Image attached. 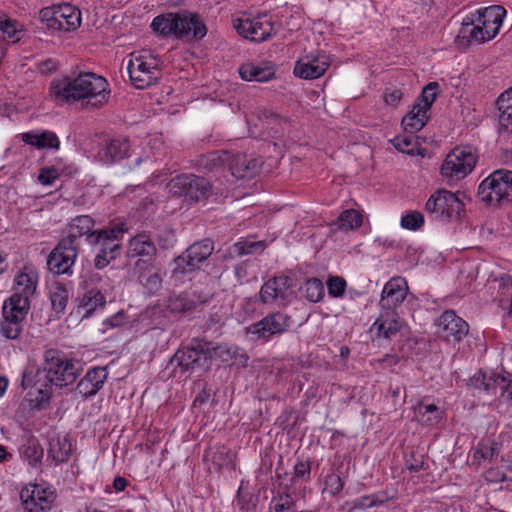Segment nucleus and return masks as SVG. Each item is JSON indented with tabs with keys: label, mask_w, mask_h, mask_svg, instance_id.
I'll use <instances>...</instances> for the list:
<instances>
[{
	"label": "nucleus",
	"mask_w": 512,
	"mask_h": 512,
	"mask_svg": "<svg viewBox=\"0 0 512 512\" xmlns=\"http://www.w3.org/2000/svg\"><path fill=\"white\" fill-rule=\"evenodd\" d=\"M110 93L108 81L93 72L53 79L49 88V95L57 105L81 101L85 106L101 107L108 102Z\"/></svg>",
	"instance_id": "obj_1"
},
{
	"label": "nucleus",
	"mask_w": 512,
	"mask_h": 512,
	"mask_svg": "<svg viewBox=\"0 0 512 512\" xmlns=\"http://www.w3.org/2000/svg\"><path fill=\"white\" fill-rule=\"evenodd\" d=\"M152 30L164 37L177 39H202L207 28L197 13L188 11L158 15L151 23Z\"/></svg>",
	"instance_id": "obj_2"
},
{
	"label": "nucleus",
	"mask_w": 512,
	"mask_h": 512,
	"mask_svg": "<svg viewBox=\"0 0 512 512\" xmlns=\"http://www.w3.org/2000/svg\"><path fill=\"white\" fill-rule=\"evenodd\" d=\"M478 197L490 206L511 203L512 171L500 169L491 173L480 183Z\"/></svg>",
	"instance_id": "obj_3"
},
{
	"label": "nucleus",
	"mask_w": 512,
	"mask_h": 512,
	"mask_svg": "<svg viewBox=\"0 0 512 512\" xmlns=\"http://www.w3.org/2000/svg\"><path fill=\"white\" fill-rule=\"evenodd\" d=\"M477 160L478 155L473 147L457 146L447 154L441 166V175L449 183L462 180L473 171Z\"/></svg>",
	"instance_id": "obj_4"
},
{
	"label": "nucleus",
	"mask_w": 512,
	"mask_h": 512,
	"mask_svg": "<svg viewBox=\"0 0 512 512\" xmlns=\"http://www.w3.org/2000/svg\"><path fill=\"white\" fill-rule=\"evenodd\" d=\"M127 70L131 83L137 89L150 87L157 83L161 76L157 58L146 51L132 53Z\"/></svg>",
	"instance_id": "obj_5"
},
{
	"label": "nucleus",
	"mask_w": 512,
	"mask_h": 512,
	"mask_svg": "<svg viewBox=\"0 0 512 512\" xmlns=\"http://www.w3.org/2000/svg\"><path fill=\"white\" fill-rule=\"evenodd\" d=\"M212 361V350L204 341L195 340L190 346L176 351L171 364L179 367L181 372L209 370Z\"/></svg>",
	"instance_id": "obj_6"
},
{
	"label": "nucleus",
	"mask_w": 512,
	"mask_h": 512,
	"mask_svg": "<svg viewBox=\"0 0 512 512\" xmlns=\"http://www.w3.org/2000/svg\"><path fill=\"white\" fill-rule=\"evenodd\" d=\"M44 368L48 375L54 379L56 387H64L73 384L79 376L78 362L67 359L57 349H48L44 352Z\"/></svg>",
	"instance_id": "obj_7"
},
{
	"label": "nucleus",
	"mask_w": 512,
	"mask_h": 512,
	"mask_svg": "<svg viewBox=\"0 0 512 512\" xmlns=\"http://www.w3.org/2000/svg\"><path fill=\"white\" fill-rule=\"evenodd\" d=\"M29 309L30 302L19 298H8L2 307L1 335L9 340L18 339L22 333Z\"/></svg>",
	"instance_id": "obj_8"
},
{
	"label": "nucleus",
	"mask_w": 512,
	"mask_h": 512,
	"mask_svg": "<svg viewBox=\"0 0 512 512\" xmlns=\"http://www.w3.org/2000/svg\"><path fill=\"white\" fill-rule=\"evenodd\" d=\"M464 207L457 195L446 189H438L427 200L425 211L433 220L446 222L457 218Z\"/></svg>",
	"instance_id": "obj_9"
},
{
	"label": "nucleus",
	"mask_w": 512,
	"mask_h": 512,
	"mask_svg": "<svg viewBox=\"0 0 512 512\" xmlns=\"http://www.w3.org/2000/svg\"><path fill=\"white\" fill-rule=\"evenodd\" d=\"M167 187L172 196H184L193 201H200L208 197L211 185L203 177L193 174H181L172 178Z\"/></svg>",
	"instance_id": "obj_10"
},
{
	"label": "nucleus",
	"mask_w": 512,
	"mask_h": 512,
	"mask_svg": "<svg viewBox=\"0 0 512 512\" xmlns=\"http://www.w3.org/2000/svg\"><path fill=\"white\" fill-rule=\"evenodd\" d=\"M292 325L291 316L280 311L273 312L256 323L246 328V333L251 334L262 343H267L273 336L287 332Z\"/></svg>",
	"instance_id": "obj_11"
},
{
	"label": "nucleus",
	"mask_w": 512,
	"mask_h": 512,
	"mask_svg": "<svg viewBox=\"0 0 512 512\" xmlns=\"http://www.w3.org/2000/svg\"><path fill=\"white\" fill-rule=\"evenodd\" d=\"M79 249V246L73 245L71 238H62L48 256L49 271L57 275H71Z\"/></svg>",
	"instance_id": "obj_12"
},
{
	"label": "nucleus",
	"mask_w": 512,
	"mask_h": 512,
	"mask_svg": "<svg viewBox=\"0 0 512 512\" xmlns=\"http://www.w3.org/2000/svg\"><path fill=\"white\" fill-rule=\"evenodd\" d=\"M40 14L51 27L63 31H74L81 25V11L71 4L46 7L41 10Z\"/></svg>",
	"instance_id": "obj_13"
},
{
	"label": "nucleus",
	"mask_w": 512,
	"mask_h": 512,
	"mask_svg": "<svg viewBox=\"0 0 512 512\" xmlns=\"http://www.w3.org/2000/svg\"><path fill=\"white\" fill-rule=\"evenodd\" d=\"M214 244L210 239H204L190 245L180 256L175 259L174 273L186 274L200 268L212 254Z\"/></svg>",
	"instance_id": "obj_14"
},
{
	"label": "nucleus",
	"mask_w": 512,
	"mask_h": 512,
	"mask_svg": "<svg viewBox=\"0 0 512 512\" xmlns=\"http://www.w3.org/2000/svg\"><path fill=\"white\" fill-rule=\"evenodd\" d=\"M293 280L289 276L280 275L267 280L259 291V300L263 304L278 303L286 306L293 295Z\"/></svg>",
	"instance_id": "obj_15"
},
{
	"label": "nucleus",
	"mask_w": 512,
	"mask_h": 512,
	"mask_svg": "<svg viewBox=\"0 0 512 512\" xmlns=\"http://www.w3.org/2000/svg\"><path fill=\"white\" fill-rule=\"evenodd\" d=\"M233 27L239 35L254 42H263L274 33V24L267 15L234 19Z\"/></svg>",
	"instance_id": "obj_16"
},
{
	"label": "nucleus",
	"mask_w": 512,
	"mask_h": 512,
	"mask_svg": "<svg viewBox=\"0 0 512 512\" xmlns=\"http://www.w3.org/2000/svg\"><path fill=\"white\" fill-rule=\"evenodd\" d=\"M20 500L24 512H48L55 501V495L41 485L30 484L21 490Z\"/></svg>",
	"instance_id": "obj_17"
},
{
	"label": "nucleus",
	"mask_w": 512,
	"mask_h": 512,
	"mask_svg": "<svg viewBox=\"0 0 512 512\" xmlns=\"http://www.w3.org/2000/svg\"><path fill=\"white\" fill-rule=\"evenodd\" d=\"M125 232L122 224L95 230L93 234L88 235V243L99 245L100 250L107 252L110 258H117L121 253V240Z\"/></svg>",
	"instance_id": "obj_18"
},
{
	"label": "nucleus",
	"mask_w": 512,
	"mask_h": 512,
	"mask_svg": "<svg viewBox=\"0 0 512 512\" xmlns=\"http://www.w3.org/2000/svg\"><path fill=\"white\" fill-rule=\"evenodd\" d=\"M156 254L157 248L153 240L144 232L133 236L128 242L127 258H138L135 269H142L144 265L152 263Z\"/></svg>",
	"instance_id": "obj_19"
},
{
	"label": "nucleus",
	"mask_w": 512,
	"mask_h": 512,
	"mask_svg": "<svg viewBox=\"0 0 512 512\" xmlns=\"http://www.w3.org/2000/svg\"><path fill=\"white\" fill-rule=\"evenodd\" d=\"M38 281L37 269L31 264L24 265L14 277V293L9 298H19L30 302V297L36 293Z\"/></svg>",
	"instance_id": "obj_20"
},
{
	"label": "nucleus",
	"mask_w": 512,
	"mask_h": 512,
	"mask_svg": "<svg viewBox=\"0 0 512 512\" xmlns=\"http://www.w3.org/2000/svg\"><path fill=\"white\" fill-rule=\"evenodd\" d=\"M408 285L404 278H391L383 287L379 306L383 311L395 312L406 299Z\"/></svg>",
	"instance_id": "obj_21"
},
{
	"label": "nucleus",
	"mask_w": 512,
	"mask_h": 512,
	"mask_svg": "<svg viewBox=\"0 0 512 512\" xmlns=\"http://www.w3.org/2000/svg\"><path fill=\"white\" fill-rule=\"evenodd\" d=\"M438 333L446 341L459 342L469 331L468 324L453 310L444 311L437 320Z\"/></svg>",
	"instance_id": "obj_22"
},
{
	"label": "nucleus",
	"mask_w": 512,
	"mask_h": 512,
	"mask_svg": "<svg viewBox=\"0 0 512 512\" xmlns=\"http://www.w3.org/2000/svg\"><path fill=\"white\" fill-rule=\"evenodd\" d=\"M329 65L330 59L326 54L306 55L296 62L294 74L301 79H317L326 72Z\"/></svg>",
	"instance_id": "obj_23"
},
{
	"label": "nucleus",
	"mask_w": 512,
	"mask_h": 512,
	"mask_svg": "<svg viewBox=\"0 0 512 512\" xmlns=\"http://www.w3.org/2000/svg\"><path fill=\"white\" fill-rule=\"evenodd\" d=\"M472 14L478 19V23L482 25V28L485 29L487 38L493 39L499 33L506 10L502 6L492 5L480 8Z\"/></svg>",
	"instance_id": "obj_24"
},
{
	"label": "nucleus",
	"mask_w": 512,
	"mask_h": 512,
	"mask_svg": "<svg viewBox=\"0 0 512 512\" xmlns=\"http://www.w3.org/2000/svg\"><path fill=\"white\" fill-rule=\"evenodd\" d=\"M225 160L229 161L231 173L237 179L254 176L262 164L260 158L245 153H237L231 158L226 156Z\"/></svg>",
	"instance_id": "obj_25"
},
{
	"label": "nucleus",
	"mask_w": 512,
	"mask_h": 512,
	"mask_svg": "<svg viewBox=\"0 0 512 512\" xmlns=\"http://www.w3.org/2000/svg\"><path fill=\"white\" fill-rule=\"evenodd\" d=\"M403 326V322L395 312L383 311L372 324L370 331L377 338L391 339L396 336Z\"/></svg>",
	"instance_id": "obj_26"
},
{
	"label": "nucleus",
	"mask_w": 512,
	"mask_h": 512,
	"mask_svg": "<svg viewBox=\"0 0 512 512\" xmlns=\"http://www.w3.org/2000/svg\"><path fill=\"white\" fill-rule=\"evenodd\" d=\"M238 71L241 79L249 82H268L275 78V67L267 61L243 63Z\"/></svg>",
	"instance_id": "obj_27"
},
{
	"label": "nucleus",
	"mask_w": 512,
	"mask_h": 512,
	"mask_svg": "<svg viewBox=\"0 0 512 512\" xmlns=\"http://www.w3.org/2000/svg\"><path fill=\"white\" fill-rule=\"evenodd\" d=\"M108 373L105 368L94 367L89 369L85 376L78 382L76 391L84 398L95 395L104 385Z\"/></svg>",
	"instance_id": "obj_28"
},
{
	"label": "nucleus",
	"mask_w": 512,
	"mask_h": 512,
	"mask_svg": "<svg viewBox=\"0 0 512 512\" xmlns=\"http://www.w3.org/2000/svg\"><path fill=\"white\" fill-rule=\"evenodd\" d=\"M458 37L468 45H479L492 39L487 38L485 29L472 13L464 18Z\"/></svg>",
	"instance_id": "obj_29"
},
{
	"label": "nucleus",
	"mask_w": 512,
	"mask_h": 512,
	"mask_svg": "<svg viewBox=\"0 0 512 512\" xmlns=\"http://www.w3.org/2000/svg\"><path fill=\"white\" fill-rule=\"evenodd\" d=\"M21 140L38 150L59 149L60 141L55 132L50 130H32L20 134Z\"/></svg>",
	"instance_id": "obj_30"
},
{
	"label": "nucleus",
	"mask_w": 512,
	"mask_h": 512,
	"mask_svg": "<svg viewBox=\"0 0 512 512\" xmlns=\"http://www.w3.org/2000/svg\"><path fill=\"white\" fill-rule=\"evenodd\" d=\"M44 368H28L23 372L21 385L23 389L53 390L55 383Z\"/></svg>",
	"instance_id": "obj_31"
},
{
	"label": "nucleus",
	"mask_w": 512,
	"mask_h": 512,
	"mask_svg": "<svg viewBox=\"0 0 512 512\" xmlns=\"http://www.w3.org/2000/svg\"><path fill=\"white\" fill-rule=\"evenodd\" d=\"M85 292L80 298L79 312H82V317L88 318L98 309H102L106 304V298L102 291L98 288H89L86 284Z\"/></svg>",
	"instance_id": "obj_32"
},
{
	"label": "nucleus",
	"mask_w": 512,
	"mask_h": 512,
	"mask_svg": "<svg viewBox=\"0 0 512 512\" xmlns=\"http://www.w3.org/2000/svg\"><path fill=\"white\" fill-rule=\"evenodd\" d=\"M130 143L125 138L111 139L99 153L105 163H113L129 156Z\"/></svg>",
	"instance_id": "obj_33"
},
{
	"label": "nucleus",
	"mask_w": 512,
	"mask_h": 512,
	"mask_svg": "<svg viewBox=\"0 0 512 512\" xmlns=\"http://www.w3.org/2000/svg\"><path fill=\"white\" fill-rule=\"evenodd\" d=\"M94 225L95 221L89 215L77 216L69 223V232L65 238H71L73 245L80 247L79 238L86 236V240L88 241V235L94 232L92 230Z\"/></svg>",
	"instance_id": "obj_34"
},
{
	"label": "nucleus",
	"mask_w": 512,
	"mask_h": 512,
	"mask_svg": "<svg viewBox=\"0 0 512 512\" xmlns=\"http://www.w3.org/2000/svg\"><path fill=\"white\" fill-rule=\"evenodd\" d=\"M72 451V443L66 435H57L49 441L48 456L56 463L68 461Z\"/></svg>",
	"instance_id": "obj_35"
},
{
	"label": "nucleus",
	"mask_w": 512,
	"mask_h": 512,
	"mask_svg": "<svg viewBox=\"0 0 512 512\" xmlns=\"http://www.w3.org/2000/svg\"><path fill=\"white\" fill-rule=\"evenodd\" d=\"M49 298L52 310L57 318H60L66 311L69 302L70 292L60 282H54L49 290Z\"/></svg>",
	"instance_id": "obj_36"
},
{
	"label": "nucleus",
	"mask_w": 512,
	"mask_h": 512,
	"mask_svg": "<svg viewBox=\"0 0 512 512\" xmlns=\"http://www.w3.org/2000/svg\"><path fill=\"white\" fill-rule=\"evenodd\" d=\"M138 271V279L149 294H155L162 288V277L158 269L152 263L144 265Z\"/></svg>",
	"instance_id": "obj_37"
},
{
	"label": "nucleus",
	"mask_w": 512,
	"mask_h": 512,
	"mask_svg": "<svg viewBox=\"0 0 512 512\" xmlns=\"http://www.w3.org/2000/svg\"><path fill=\"white\" fill-rule=\"evenodd\" d=\"M497 105L500 128L512 133V87L500 94Z\"/></svg>",
	"instance_id": "obj_38"
},
{
	"label": "nucleus",
	"mask_w": 512,
	"mask_h": 512,
	"mask_svg": "<svg viewBox=\"0 0 512 512\" xmlns=\"http://www.w3.org/2000/svg\"><path fill=\"white\" fill-rule=\"evenodd\" d=\"M428 111L415 104L410 112L402 119V126L411 134L420 131L428 121Z\"/></svg>",
	"instance_id": "obj_39"
},
{
	"label": "nucleus",
	"mask_w": 512,
	"mask_h": 512,
	"mask_svg": "<svg viewBox=\"0 0 512 512\" xmlns=\"http://www.w3.org/2000/svg\"><path fill=\"white\" fill-rule=\"evenodd\" d=\"M415 416L424 425H435L443 417V411L433 403H418L414 408Z\"/></svg>",
	"instance_id": "obj_40"
},
{
	"label": "nucleus",
	"mask_w": 512,
	"mask_h": 512,
	"mask_svg": "<svg viewBox=\"0 0 512 512\" xmlns=\"http://www.w3.org/2000/svg\"><path fill=\"white\" fill-rule=\"evenodd\" d=\"M21 457L32 467L41 464L44 450L35 437H28L19 449Z\"/></svg>",
	"instance_id": "obj_41"
},
{
	"label": "nucleus",
	"mask_w": 512,
	"mask_h": 512,
	"mask_svg": "<svg viewBox=\"0 0 512 512\" xmlns=\"http://www.w3.org/2000/svg\"><path fill=\"white\" fill-rule=\"evenodd\" d=\"M362 221V215L359 211L355 209H348L339 215L337 225L340 230L349 231L360 227L362 225Z\"/></svg>",
	"instance_id": "obj_42"
},
{
	"label": "nucleus",
	"mask_w": 512,
	"mask_h": 512,
	"mask_svg": "<svg viewBox=\"0 0 512 512\" xmlns=\"http://www.w3.org/2000/svg\"><path fill=\"white\" fill-rule=\"evenodd\" d=\"M304 297L313 303L321 301L325 295L324 284L318 278L308 279L302 287Z\"/></svg>",
	"instance_id": "obj_43"
},
{
	"label": "nucleus",
	"mask_w": 512,
	"mask_h": 512,
	"mask_svg": "<svg viewBox=\"0 0 512 512\" xmlns=\"http://www.w3.org/2000/svg\"><path fill=\"white\" fill-rule=\"evenodd\" d=\"M194 308V302L185 295H172L169 297L166 309L170 314L176 315L185 313Z\"/></svg>",
	"instance_id": "obj_44"
},
{
	"label": "nucleus",
	"mask_w": 512,
	"mask_h": 512,
	"mask_svg": "<svg viewBox=\"0 0 512 512\" xmlns=\"http://www.w3.org/2000/svg\"><path fill=\"white\" fill-rule=\"evenodd\" d=\"M53 390L49 389H32L28 393L30 396V407L36 410H42L49 405Z\"/></svg>",
	"instance_id": "obj_45"
},
{
	"label": "nucleus",
	"mask_w": 512,
	"mask_h": 512,
	"mask_svg": "<svg viewBox=\"0 0 512 512\" xmlns=\"http://www.w3.org/2000/svg\"><path fill=\"white\" fill-rule=\"evenodd\" d=\"M266 247L263 241H254L250 239L242 240L234 244V251L240 255H248L256 252H262Z\"/></svg>",
	"instance_id": "obj_46"
},
{
	"label": "nucleus",
	"mask_w": 512,
	"mask_h": 512,
	"mask_svg": "<svg viewBox=\"0 0 512 512\" xmlns=\"http://www.w3.org/2000/svg\"><path fill=\"white\" fill-rule=\"evenodd\" d=\"M401 226L407 230H418L424 225V216L419 211H409L401 217Z\"/></svg>",
	"instance_id": "obj_47"
},
{
	"label": "nucleus",
	"mask_w": 512,
	"mask_h": 512,
	"mask_svg": "<svg viewBox=\"0 0 512 512\" xmlns=\"http://www.w3.org/2000/svg\"><path fill=\"white\" fill-rule=\"evenodd\" d=\"M346 280L341 276H331L327 280L328 295L331 298H341L346 290Z\"/></svg>",
	"instance_id": "obj_48"
},
{
	"label": "nucleus",
	"mask_w": 512,
	"mask_h": 512,
	"mask_svg": "<svg viewBox=\"0 0 512 512\" xmlns=\"http://www.w3.org/2000/svg\"><path fill=\"white\" fill-rule=\"evenodd\" d=\"M343 487L344 482L338 474L332 472L325 476L323 492L336 496L343 490Z\"/></svg>",
	"instance_id": "obj_49"
},
{
	"label": "nucleus",
	"mask_w": 512,
	"mask_h": 512,
	"mask_svg": "<svg viewBox=\"0 0 512 512\" xmlns=\"http://www.w3.org/2000/svg\"><path fill=\"white\" fill-rule=\"evenodd\" d=\"M438 88L437 82H431L427 84L421 93L420 102L417 103L419 106H421L423 109H426L427 111L430 110L433 102L436 99V90Z\"/></svg>",
	"instance_id": "obj_50"
},
{
	"label": "nucleus",
	"mask_w": 512,
	"mask_h": 512,
	"mask_svg": "<svg viewBox=\"0 0 512 512\" xmlns=\"http://www.w3.org/2000/svg\"><path fill=\"white\" fill-rule=\"evenodd\" d=\"M496 281L498 282L499 301L501 303L508 301V298L512 294V276L502 274Z\"/></svg>",
	"instance_id": "obj_51"
},
{
	"label": "nucleus",
	"mask_w": 512,
	"mask_h": 512,
	"mask_svg": "<svg viewBox=\"0 0 512 512\" xmlns=\"http://www.w3.org/2000/svg\"><path fill=\"white\" fill-rule=\"evenodd\" d=\"M257 117L260 121L264 122V124H266L268 127H271L272 129L274 128V126H272L274 124L281 125L286 123L285 118L267 109L260 110L257 114Z\"/></svg>",
	"instance_id": "obj_52"
},
{
	"label": "nucleus",
	"mask_w": 512,
	"mask_h": 512,
	"mask_svg": "<svg viewBox=\"0 0 512 512\" xmlns=\"http://www.w3.org/2000/svg\"><path fill=\"white\" fill-rule=\"evenodd\" d=\"M311 474V462L298 459L294 465V478L308 481Z\"/></svg>",
	"instance_id": "obj_53"
},
{
	"label": "nucleus",
	"mask_w": 512,
	"mask_h": 512,
	"mask_svg": "<svg viewBox=\"0 0 512 512\" xmlns=\"http://www.w3.org/2000/svg\"><path fill=\"white\" fill-rule=\"evenodd\" d=\"M394 147L400 152L407 154H414L413 137L412 136H397L392 140Z\"/></svg>",
	"instance_id": "obj_54"
},
{
	"label": "nucleus",
	"mask_w": 512,
	"mask_h": 512,
	"mask_svg": "<svg viewBox=\"0 0 512 512\" xmlns=\"http://www.w3.org/2000/svg\"><path fill=\"white\" fill-rule=\"evenodd\" d=\"M383 503V500L378 499L376 495H365L361 496L353 501V508L355 509H367L374 506H378Z\"/></svg>",
	"instance_id": "obj_55"
},
{
	"label": "nucleus",
	"mask_w": 512,
	"mask_h": 512,
	"mask_svg": "<svg viewBox=\"0 0 512 512\" xmlns=\"http://www.w3.org/2000/svg\"><path fill=\"white\" fill-rule=\"evenodd\" d=\"M403 98V92L399 88H386L383 93L384 102L392 107H397Z\"/></svg>",
	"instance_id": "obj_56"
},
{
	"label": "nucleus",
	"mask_w": 512,
	"mask_h": 512,
	"mask_svg": "<svg viewBox=\"0 0 512 512\" xmlns=\"http://www.w3.org/2000/svg\"><path fill=\"white\" fill-rule=\"evenodd\" d=\"M495 373H493L490 377L488 382H486V375L482 372H479L478 374L474 375L470 379V385L473 386L476 389H483L485 391H489L491 388V382L493 383V380L491 379Z\"/></svg>",
	"instance_id": "obj_57"
},
{
	"label": "nucleus",
	"mask_w": 512,
	"mask_h": 512,
	"mask_svg": "<svg viewBox=\"0 0 512 512\" xmlns=\"http://www.w3.org/2000/svg\"><path fill=\"white\" fill-rule=\"evenodd\" d=\"M58 178L59 175L56 174L55 170H53L50 166H46L40 169L38 175V181L42 185H52Z\"/></svg>",
	"instance_id": "obj_58"
},
{
	"label": "nucleus",
	"mask_w": 512,
	"mask_h": 512,
	"mask_svg": "<svg viewBox=\"0 0 512 512\" xmlns=\"http://www.w3.org/2000/svg\"><path fill=\"white\" fill-rule=\"evenodd\" d=\"M49 166L55 170L59 177L62 175H71L75 171V169L71 165L66 164L62 158H55L53 163Z\"/></svg>",
	"instance_id": "obj_59"
},
{
	"label": "nucleus",
	"mask_w": 512,
	"mask_h": 512,
	"mask_svg": "<svg viewBox=\"0 0 512 512\" xmlns=\"http://www.w3.org/2000/svg\"><path fill=\"white\" fill-rule=\"evenodd\" d=\"M115 259L116 258H110V255L107 252L99 250L94 258V266L97 269H104Z\"/></svg>",
	"instance_id": "obj_60"
},
{
	"label": "nucleus",
	"mask_w": 512,
	"mask_h": 512,
	"mask_svg": "<svg viewBox=\"0 0 512 512\" xmlns=\"http://www.w3.org/2000/svg\"><path fill=\"white\" fill-rule=\"evenodd\" d=\"M495 454V449L491 446L487 445H479V447L474 452V458L490 460Z\"/></svg>",
	"instance_id": "obj_61"
},
{
	"label": "nucleus",
	"mask_w": 512,
	"mask_h": 512,
	"mask_svg": "<svg viewBox=\"0 0 512 512\" xmlns=\"http://www.w3.org/2000/svg\"><path fill=\"white\" fill-rule=\"evenodd\" d=\"M125 322V315L122 311L112 315L103 322V326L109 328L120 327Z\"/></svg>",
	"instance_id": "obj_62"
},
{
	"label": "nucleus",
	"mask_w": 512,
	"mask_h": 512,
	"mask_svg": "<svg viewBox=\"0 0 512 512\" xmlns=\"http://www.w3.org/2000/svg\"><path fill=\"white\" fill-rule=\"evenodd\" d=\"M42 73H52L57 70V62L53 59H46L39 64Z\"/></svg>",
	"instance_id": "obj_63"
},
{
	"label": "nucleus",
	"mask_w": 512,
	"mask_h": 512,
	"mask_svg": "<svg viewBox=\"0 0 512 512\" xmlns=\"http://www.w3.org/2000/svg\"><path fill=\"white\" fill-rule=\"evenodd\" d=\"M235 275L239 280H242L247 277V264L245 262H241L235 267Z\"/></svg>",
	"instance_id": "obj_64"
}]
</instances>
